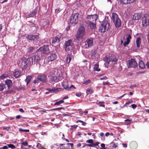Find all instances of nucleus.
I'll use <instances>...</instances> for the list:
<instances>
[{
    "label": "nucleus",
    "mask_w": 149,
    "mask_h": 149,
    "mask_svg": "<svg viewBox=\"0 0 149 149\" xmlns=\"http://www.w3.org/2000/svg\"><path fill=\"white\" fill-rule=\"evenodd\" d=\"M141 38L140 37L137 38L136 40V47L137 48H139L141 43Z\"/></svg>",
    "instance_id": "19"
},
{
    "label": "nucleus",
    "mask_w": 149,
    "mask_h": 149,
    "mask_svg": "<svg viewBox=\"0 0 149 149\" xmlns=\"http://www.w3.org/2000/svg\"><path fill=\"white\" fill-rule=\"evenodd\" d=\"M132 108L133 109H135L136 107V105L135 104H132L131 105Z\"/></svg>",
    "instance_id": "55"
},
{
    "label": "nucleus",
    "mask_w": 149,
    "mask_h": 149,
    "mask_svg": "<svg viewBox=\"0 0 149 149\" xmlns=\"http://www.w3.org/2000/svg\"><path fill=\"white\" fill-rule=\"evenodd\" d=\"M5 83L7 85L8 88H11L12 86V82L10 79H7L5 81Z\"/></svg>",
    "instance_id": "22"
},
{
    "label": "nucleus",
    "mask_w": 149,
    "mask_h": 149,
    "mask_svg": "<svg viewBox=\"0 0 149 149\" xmlns=\"http://www.w3.org/2000/svg\"><path fill=\"white\" fill-rule=\"evenodd\" d=\"M84 36L81 34L77 31L75 35V39L78 41H79L81 40H82Z\"/></svg>",
    "instance_id": "16"
},
{
    "label": "nucleus",
    "mask_w": 149,
    "mask_h": 149,
    "mask_svg": "<svg viewBox=\"0 0 149 149\" xmlns=\"http://www.w3.org/2000/svg\"><path fill=\"white\" fill-rule=\"evenodd\" d=\"M146 66L147 68L148 69H149V63L148 62H147L146 64Z\"/></svg>",
    "instance_id": "59"
},
{
    "label": "nucleus",
    "mask_w": 149,
    "mask_h": 149,
    "mask_svg": "<svg viewBox=\"0 0 149 149\" xmlns=\"http://www.w3.org/2000/svg\"><path fill=\"white\" fill-rule=\"evenodd\" d=\"M38 8H36L35 10H33L32 12H31L29 15V17H32L34 16L36 13L37 12Z\"/></svg>",
    "instance_id": "25"
},
{
    "label": "nucleus",
    "mask_w": 149,
    "mask_h": 149,
    "mask_svg": "<svg viewBox=\"0 0 149 149\" xmlns=\"http://www.w3.org/2000/svg\"><path fill=\"white\" fill-rule=\"evenodd\" d=\"M127 41H125V42L123 43V45L124 46H125L127 45H128L130 41V39L131 38V35L130 34L127 35Z\"/></svg>",
    "instance_id": "18"
},
{
    "label": "nucleus",
    "mask_w": 149,
    "mask_h": 149,
    "mask_svg": "<svg viewBox=\"0 0 149 149\" xmlns=\"http://www.w3.org/2000/svg\"><path fill=\"white\" fill-rule=\"evenodd\" d=\"M132 100H130L129 102H126L125 103V105L126 104V105H128L129 104H130L131 103H132Z\"/></svg>",
    "instance_id": "48"
},
{
    "label": "nucleus",
    "mask_w": 149,
    "mask_h": 149,
    "mask_svg": "<svg viewBox=\"0 0 149 149\" xmlns=\"http://www.w3.org/2000/svg\"><path fill=\"white\" fill-rule=\"evenodd\" d=\"M31 76H28L26 77V79H25V81L26 82V84L28 85L29 83L30 82V81L31 79Z\"/></svg>",
    "instance_id": "32"
},
{
    "label": "nucleus",
    "mask_w": 149,
    "mask_h": 149,
    "mask_svg": "<svg viewBox=\"0 0 149 149\" xmlns=\"http://www.w3.org/2000/svg\"><path fill=\"white\" fill-rule=\"evenodd\" d=\"M21 71L19 70L15 71L13 73V76L16 78H18L21 75Z\"/></svg>",
    "instance_id": "20"
},
{
    "label": "nucleus",
    "mask_w": 149,
    "mask_h": 149,
    "mask_svg": "<svg viewBox=\"0 0 149 149\" xmlns=\"http://www.w3.org/2000/svg\"><path fill=\"white\" fill-rule=\"evenodd\" d=\"M98 18L97 15V14L88 15L87 18L88 19L89 22L96 21Z\"/></svg>",
    "instance_id": "10"
},
{
    "label": "nucleus",
    "mask_w": 149,
    "mask_h": 149,
    "mask_svg": "<svg viewBox=\"0 0 149 149\" xmlns=\"http://www.w3.org/2000/svg\"><path fill=\"white\" fill-rule=\"evenodd\" d=\"M100 143L99 142H97L96 143H93V145L94 147H95L96 146H98L99 144Z\"/></svg>",
    "instance_id": "53"
},
{
    "label": "nucleus",
    "mask_w": 149,
    "mask_h": 149,
    "mask_svg": "<svg viewBox=\"0 0 149 149\" xmlns=\"http://www.w3.org/2000/svg\"><path fill=\"white\" fill-rule=\"evenodd\" d=\"M57 57V56L55 54H51L47 58V61L48 62L52 61L54 60Z\"/></svg>",
    "instance_id": "13"
},
{
    "label": "nucleus",
    "mask_w": 149,
    "mask_h": 149,
    "mask_svg": "<svg viewBox=\"0 0 149 149\" xmlns=\"http://www.w3.org/2000/svg\"><path fill=\"white\" fill-rule=\"evenodd\" d=\"M100 103L99 106H100L103 107H105V105L104 104H102L101 102H100Z\"/></svg>",
    "instance_id": "62"
},
{
    "label": "nucleus",
    "mask_w": 149,
    "mask_h": 149,
    "mask_svg": "<svg viewBox=\"0 0 149 149\" xmlns=\"http://www.w3.org/2000/svg\"><path fill=\"white\" fill-rule=\"evenodd\" d=\"M61 10V9L60 8L56 9L55 10V12L56 13H59Z\"/></svg>",
    "instance_id": "52"
},
{
    "label": "nucleus",
    "mask_w": 149,
    "mask_h": 149,
    "mask_svg": "<svg viewBox=\"0 0 149 149\" xmlns=\"http://www.w3.org/2000/svg\"><path fill=\"white\" fill-rule=\"evenodd\" d=\"M62 86L65 89L68 88L69 86L68 82L67 81H64L62 83Z\"/></svg>",
    "instance_id": "29"
},
{
    "label": "nucleus",
    "mask_w": 149,
    "mask_h": 149,
    "mask_svg": "<svg viewBox=\"0 0 149 149\" xmlns=\"http://www.w3.org/2000/svg\"><path fill=\"white\" fill-rule=\"evenodd\" d=\"M110 56H106L103 58V60L107 63L113 64L117 61L118 59L114 55Z\"/></svg>",
    "instance_id": "3"
},
{
    "label": "nucleus",
    "mask_w": 149,
    "mask_h": 149,
    "mask_svg": "<svg viewBox=\"0 0 149 149\" xmlns=\"http://www.w3.org/2000/svg\"><path fill=\"white\" fill-rule=\"evenodd\" d=\"M110 144L113 147H114L115 148L117 147V146L116 145V144L113 142H112L110 143Z\"/></svg>",
    "instance_id": "44"
},
{
    "label": "nucleus",
    "mask_w": 149,
    "mask_h": 149,
    "mask_svg": "<svg viewBox=\"0 0 149 149\" xmlns=\"http://www.w3.org/2000/svg\"><path fill=\"white\" fill-rule=\"evenodd\" d=\"M93 92V90L91 88L88 89L86 90V92L87 94H91Z\"/></svg>",
    "instance_id": "37"
},
{
    "label": "nucleus",
    "mask_w": 149,
    "mask_h": 149,
    "mask_svg": "<svg viewBox=\"0 0 149 149\" xmlns=\"http://www.w3.org/2000/svg\"><path fill=\"white\" fill-rule=\"evenodd\" d=\"M99 65L98 63H96L95 64L93 67V70L94 71L99 72L100 70V69L99 68Z\"/></svg>",
    "instance_id": "26"
},
{
    "label": "nucleus",
    "mask_w": 149,
    "mask_h": 149,
    "mask_svg": "<svg viewBox=\"0 0 149 149\" xmlns=\"http://www.w3.org/2000/svg\"><path fill=\"white\" fill-rule=\"evenodd\" d=\"M77 31L85 36L86 33L85 27L84 25H81L79 27Z\"/></svg>",
    "instance_id": "12"
},
{
    "label": "nucleus",
    "mask_w": 149,
    "mask_h": 149,
    "mask_svg": "<svg viewBox=\"0 0 149 149\" xmlns=\"http://www.w3.org/2000/svg\"><path fill=\"white\" fill-rule=\"evenodd\" d=\"M122 145L123 146V147L124 148H126L127 147V145L126 144L122 143Z\"/></svg>",
    "instance_id": "63"
},
{
    "label": "nucleus",
    "mask_w": 149,
    "mask_h": 149,
    "mask_svg": "<svg viewBox=\"0 0 149 149\" xmlns=\"http://www.w3.org/2000/svg\"><path fill=\"white\" fill-rule=\"evenodd\" d=\"M59 88H56L55 87H53L51 89H48V90L50 92L52 93V92L54 93H56L59 91L58 90Z\"/></svg>",
    "instance_id": "27"
},
{
    "label": "nucleus",
    "mask_w": 149,
    "mask_h": 149,
    "mask_svg": "<svg viewBox=\"0 0 149 149\" xmlns=\"http://www.w3.org/2000/svg\"><path fill=\"white\" fill-rule=\"evenodd\" d=\"M8 148V147L6 146H3V147H1L0 148V149H7Z\"/></svg>",
    "instance_id": "51"
},
{
    "label": "nucleus",
    "mask_w": 149,
    "mask_h": 149,
    "mask_svg": "<svg viewBox=\"0 0 149 149\" xmlns=\"http://www.w3.org/2000/svg\"><path fill=\"white\" fill-rule=\"evenodd\" d=\"M134 1V0H120L121 3L126 4L132 3Z\"/></svg>",
    "instance_id": "21"
},
{
    "label": "nucleus",
    "mask_w": 149,
    "mask_h": 149,
    "mask_svg": "<svg viewBox=\"0 0 149 149\" xmlns=\"http://www.w3.org/2000/svg\"><path fill=\"white\" fill-rule=\"evenodd\" d=\"M54 75H52V76H50V80H51L52 81H53V79L54 78Z\"/></svg>",
    "instance_id": "58"
},
{
    "label": "nucleus",
    "mask_w": 149,
    "mask_h": 149,
    "mask_svg": "<svg viewBox=\"0 0 149 149\" xmlns=\"http://www.w3.org/2000/svg\"><path fill=\"white\" fill-rule=\"evenodd\" d=\"M107 77L106 76H104L103 77H101L100 78V79L101 80H103V79H105V80H106L107 79Z\"/></svg>",
    "instance_id": "54"
},
{
    "label": "nucleus",
    "mask_w": 149,
    "mask_h": 149,
    "mask_svg": "<svg viewBox=\"0 0 149 149\" xmlns=\"http://www.w3.org/2000/svg\"><path fill=\"white\" fill-rule=\"evenodd\" d=\"M53 79V81H54L55 82L57 81L58 79V78L56 76L54 75V78Z\"/></svg>",
    "instance_id": "42"
},
{
    "label": "nucleus",
    "mask_w": 149,
    "mask_h": 149,
    "mask_svg": "<svg viewBox=\"0 0 149 149\" xmlns=\"http://www.w3.org/2000/svg\"><path fill=\"white\" fill-rule=\"evenodd\" d=\"M112 19L116 28H118L120 26L121 24V21L116 13L112 14Z\"/></svg>",
    "instance_id": "1"
},
{
    "label": "nucleus",
    "mask_w": 149,
    "mask_h": 149,
    "mask_svg": "<svg viewBox=\"0 0 149 149\" xmlns=\"http://www.w3.org/2000/svg\"><path fill=\"white\" fill-rule=\"evenodd\" d=\"M91 82V80H88L84 82L83 83V84H85L86 85L88 84Z\"/></svg>",
    "instance_id": "43"
},
{
    "label": "nucleus",
    "mask_w": 149,
    "mask_h": 149,
    "mask_svg": "<svg viewBox=\"0 0 149 149\" xmlns=\"http://www.w3.org/2000/svg\"><path fill=\"white\" fill-rule=\"evenodd\" d=\"M40 50L42 53L47 54L49 52V46L48 45H44L43 47H41Z\"/></svg>",
    "instance_id": "15"
},
{
    "label": "nucleus",
    "mask_w": 149,
    "mask_h": 149,
    "mask_svg": "<svg viewBox=\"0 0 149 149\" xmlns=\"http://www.w3.org/2000/svg\"><path fill=\"white\" fill-rule=\"evenodd\" d=\"M63 116H69L71 115V114L69 112H66V113H63Z\"/></svg>",
    "instance_id": "46"
},
{
    "label": "nucleus",
    "mask_w": 149,
    "mask_h": 149,
    "mask_svg": "<svg viewBox=\"0 0 149 149\" xmlns=\"http://www.w3.org/2000/svg\"><path fill=\"white\" fill-rule=\"evenodd\" d=\"M86 142L90 144H92L93 143V139H90L86 141Z\"/></svg>",
    "instance_id": "41"
},
{
    "label": "nucleus",
    "mask_w": 149,
    "mask_h": 149,
    "mask_svg": "<svg viewBox=\"0 0 149 149\" xmlns=\"http://www.w3.org/2000/svg\"><path fill=\"white\" fill-rule=\"evenodd\" d=\"M26 38L28 40H34L35 39H38L39 37L37 35H28L26 37Z\"/></svg>",
    "instance_id": "17"
},
{
    "label": "nucleus",
    "mask_w": 149,
    "mask_h": 149,
    "mask_svg": "<svg viewBox=\"0 0 149 149\" xmlns=\"http://www.w3.org/2000/svg\"><path fill=\"white\" fill-rule=\"evenodd\" d=\"M87 24H88V26H89L91 29H94L96 25L95 24L91 22H87Z\"/></svg>",
    "instance_id": "24"
},
{
    "label": "nucleus",
    "mask_w": 149,
    "mask_h": 149,
    "mask_svg": "<svg viewBox=\"0 0 149 149\" xmlns=\"http://www.w3.org/2000/svg\"><path fill=\"white\" fill-rule=\"evenodd\" d=\"M40 58L39 55H36L27 58V62L29 63V65H32L35 64L39 61Z\"/></svg>",
    "instance_id": "4"
},
{
    "label": "nucleus",
    "mask_w": 149,
    "mask_h": 149,
    "mask_svg": "<svg viewBox=\"0 0 149 149\" xmlns=\"http://www.w3.org/2000/svg\"><path fill=\"white\" fill-rule=\"evenodd\" d=\"M6 87L5 85L4 84H0V91H2Z\"/></svg>",
    "instance_id": "33"
},
{
    "label": "nucleus",
    "mask_w": 149,
    "mask_h": 149,
    "mask_svg": "<svg viewBox=\"0 0 149 149\" xmlns=\"http://www.w3.org/2000/svg\"><path fill=\"white\" fill-rule=\"evenodd\" d=\"M72 59V55L71 54H68L65 60L67 63H69Z\"/></svg>",
    "instance_id": "30"
},
{
    "label": "nucleus",
    "mask_w": 149,
    "mask_h": 149,
    "mask_svg": "<svg viewBox=\"0 0 149 149\" xmlns=\"http://www.w3.org/2000/svg\"><path fill=\"white\" fill-rule=\"evenodd\" d=\"M72 88H75V87H74V86L72 85L70 87L68 88V89L69 90H70Z\"/></svg>",
    "instance_id": "60"
},
{
    "label": "nucleus",
    "mask_w": 149,
    "mask_h": 149,
    "mask_svg": "<svg viewBox=\"0 0 149 149\" xmlns=\"http://www.w3.org/2000/svg\"><path fill=\"white\" fill-rule=\"evenodd\" d=\"M59 42V40L57 37H56L54 38H53L52 40V43H55L56 42L58 43Z\"/></svg>",
    "instance_id": "31"
},
{
    "label": "nucleus",
    "mask_w": 149,
    "mask_h": 149,
    "mask_svg": "<svg viewBox=\"0 0 149 149\" xmlns=\"http://www.w3.org/2000/svg\"><path fill=\"white\" fill-rule=\"evenodd\" d=\"M61 110H62V111H64V108L63 107H60L54 109L52 110V111L53 110L54 111H59Z\"/></svg>",
    "instance_id": "34"
},
{
    "label": "nucleus",
    "mask_w": 149,
    "mask_h": 149,
    "mask_svg": "<svg viewBox=\"0 0 149 149\" xmlns=\"http://www.w3.org/2000/svg\"><path fill=\"white\" fill-rule=\"evenodd\" d=\"M83 47L84 48H88L93 46L94 45L93 39L92 38L87 39L84 43Z\"/></svg>",
    "instance_id": "7"
},
{
    "label": "nucleus",
    "mask_w": 149,
    "mask_h": 149,
    "mask_svg": "<svg viewBox=\"0 0 149 149\" xmlns=\"http://www.w3.org/2000/svg\"><path fill=\"white\" fill-rule=\"evenodd\" d=\"M46 78L47 75L45 74L39 75L37 77L38 80L44 83L46 82Z\"/></svg>",
    "instance_id": "11"
},
{
    "label": "nucleus",
    "mask_w": 149,
    "mask_h": 149,
    "mask_svg": "<svg viewBox=\"0 0 149 149\" xmlns=\"http://www.w3.org/2000/svg\"><path fill=\"white\" fill-rule=\"evenodd\" d=\"M73 45L72 40L70 39L65 42V49L66 51H69L71 49Z\"/></svg>",
    "instance_id": "8"
},
{
    "label": "nucleus",
    "mask_w": 149,
    "mask_h": 149,
    "mask_svg": "<svg viewBox=\"0 0 149 149\" xmlns=\"http://www.w3.org/2000/svg\"><path fill=\"white\" fill-rule=\"evenodd\" d=\"M79 14L74 13L72 14L70 18V22L71 24H77L79 21Z\"/></svg>",
    "instance_id": "6"
},
{
    "label": "nucleus",
    "mask_w": 149,
    "mask_h": 149,
    "mask_svg": "<svg viewBox=\"0 0 149 149\" xmlns=\"http://www.w3.org/2000/svg\"><path fill=\"white\" fill-rule=\"evenodd\" d=\"M34 49V48L32 47H30L27 49L28 52L31 53L33 52Z\"/></svg>",
    "instance_id": "40"
},
{
    "label": "nucleus",
    "mask_w": 149,
    "mask_h": 149,
    "mask_svg": "<svg viewBox=\"0 0 149 149\" xmlns=\"http://www.w3.org/2000/svg\"><path fill=\"white\" fill-rule=\"evenodd\" d=\"M41 146V144L40 143H38L36 145V147L37 148H38Z\"/></svg>",
    "instance_id": "64"
},
{
    "label": "nucleus",
    "mask_w": 149,
    "mask_h": 149,
    "mask_svg": "<svg viewBox=\"0 0 149 149\" xmlns=\"http://www.w3.org/2000/svg\"><path fill=\"white\" fill-rule=\"evenodd\" d=\"M109 23L107 21H105L100 26L99 28V31L101 33H104L109 29Z\"/></svg>",
    "instance_id": "5"
},
{
    "label": "nucleus",
    "mask_w": 149,
    "mask_h": 149,
    "mask_svg": "<svg viewBox=\"0 0 149 149\" xmlns=\"http://www.w3.org/2000/svg\"><path fill=\"white\" fill-rule=\"evenodd\" d=\"M81 95V93H77L76 94V95L78 97L80 96Z\"/></svg>",
    "instance_id": "56"
},
{
    "label": "nucleus",
    "mask_w": 149,
    "mask_h": 149,
    "mask_svg": "<svg viewBox=\"0 0 149 149\" xmlns=\"http://www.w3.org/2000/svg\"><path fill=\"white\" fill-rule=\"evenodd\" d=\"M77 127V125H74L73 126H72L71 127L70 129L71 130H73L74 129H76Z\"/></svg>",
    "instance_id": "45"
},
{
    "label": "nucleus",
    "mask_w": 149,
    "mask_h": 149,
    "mask_svg": "<svg viewBox=\"0 0 149 149\" xmlns=\"http://www.w3.org/2000/svg\"><path fill=\"white\" fill-rule=\"evenodd\" d=\"M64 102V101L63 100H61L60 101L55 103L54 105H59L60 104L63 103V102Z\"/></svg>",
    "instance_id": "38"
},
{
    "label": "nucleus",
    "mask_w": 149,
    "mask_h": 149,
    "mask_svg": "<svg viewBox=\"0 0 149 149\" xmlns=\"http://www.w3.org/2000/svg\"><path fill=\"white\" fill-rule=\"evenodd\" d=\"M10 128L9 127H6L5 128H3L4 130H8L10 129Z\"/></svg>",
    "instance_id": "57"
},
{
    "label": "nucleus",
    "mask_w": 149,
    "mask_h": 149,
    "mask_svg": "<svg viewBox=\"0 0 149 149\" xmlns=\"http://www.w3.org/2000/svg\"><path fill=\"white\" fill-rule=\"evenodd\" d=\"M7 0H0V2L1 3H3L6 1Z\"/></svg>",
    "instance_id": "61"
},
{
    "label": "nucleus",
    "mask_w": 149,
    "mask_h": 149,
    "mask_svg": "<svg viewBox=\"0 0 149 149\" xmlns=\"http://www.w3.org/2000/svg\"><path fill=\"white\" fill-rule=\"evenodd\" d=\"M141 18L140 14L136 13L134 14L132 17V19L134 20H137Z\"/></svg>",
    "instance_id": "23"
},
{
    "label": "nucleus",
    "mask_w": 149,
    "mask_h": 149,
    "mask_svg": "<svg viewBox=\"0 0 149 149\" xmlns=\"http://www.w3.org/2000/svg\"><path fill=\"white\" fill-rule=\"evenodd\" d=\"M19 131L20 132H29V130L28 129H27V130L23 129L22 128H19Z\"/></svg>",
    "instance_id": "39"
},
{
    "label": "nucleus",
    "mask_w": 149,
    "mask_h": 149,
    "mask_svg": "<svg viewBox=\"0 0 149 149\" xmlns=\"http://www.w3.org/2000/svg\"><path fill=\"white\" fill-rule=\"evenodd\" d=\"M22 145H24V146H27L28 145V143L26 141L23 142L21 143Z\"/></svg>",
    "instance_id": "47"
},
{
    "label": "nucleus",
    "mask_w": 149,
    "mask_h": 149,
    "mask_svg": "<svg viewBox=\"0 0 149 149\" xmlns=\"http://www.w3.org/2000/svg\"><path fill=\"white\" fill-rule=\"evenodd\" d=\"M86 146L94 147V145H93V143H92V144H86Z\"/></svg>",
    "instance_id": "50"
},
{
    "label": "nucleus",
    "mask_w": 149,
    "mask_h": 149,
    "mask_svg": "<svg viewBox=\"0 0 149 149\" xmlns=\"http://www.w3.org/2000/svg\"><path fill=\"white\" fill-rule=\"evenodd\" d=\"M127 65L128 68H135L137 66V64L134 59L131 58L129 60L127 63Z\"/></svg>",
    "instance_id": "9"
},
{
    "label": "nucleus",
    "mask_w": 149,
    "mask_h": 149,
    "mask_svg": "<svg viewBox=\"0 0 149 149\" xmlns=\"http://www.w3.org/2000/svg\"><path fill=\"white\" fill-rule=\"evenodd\" d=\"M22 118H23V117L20 115H18L16 117V118L17 119H19Z\"/></svg>",
    "instance_id": "49"
},
{
    "label": "nucleus",
    "mask_w": 149,
    "mask_h": 149,
    "mask_svg": "<svg viewBox=\"0 0 149 149\" xmlns=\"http://www.w3.org/2000/svg\"><path fill=\"white\" fill-rule=\"evenodd\" d=\"M7 146H8V148L9 147L12 149H14L16 148L15 146L12 144H8L7 145Z\"/></svg>",
    "instance_id": "35"
},
{
    "label": "nucleus",
    "mask_w": 149,
    "mask_h": 149,
    "mask_svg": "<svg viewBox=\"0 0 149 149\" xmlns=\"http://www.w3.org/2000/svg\"><path fill=\"white\" fill-rule=\"evenodd\" d=\"M139 68L143 69L145 68V65L143 62L142 61H140L139 63Z\"/></svg>",
    "instance_id": "28"
},
{
    "label": "nucleus",
    "mask_w": 149,
    "mask_h": 149,
    "mask_svg": "<svg viewBox=\"0 0 149 149\" xmlns=\"http://www.w3.org/2000/svg\"><path fill=\"white\" fill-rule=\"evenodd\" d=\"M149 24V18L144 16L142 19V25L144 27H146Z\"/></svg>",
    "instance_id": "14"
},
{
    "label": "nucleus",
    "mask_w": 149,
    "mask_h": 149,
    "mask_svg": "<svg viewBox=\"0 0 149 149\" xmlns=\"http://www.w3.org/2000/svg\"><path fill=\"white\" fill-rule=\"evenodd\" d=\"M8 77V75L6 74H4L0 76V79H2Z\"/></svg>",
    "instance_id": "36"
},
{
    "label": "nucleus",
    "mask_w": 149,
    "mask_h": 149,
    "mask_svg": "<svg viewBox=\"0 0 149 149\" xmlns=\"http://www.w3.org/2000/svg\"><path fill=\"white\" fill-rule=\"evenodd\" d=\"M27 61V59L23 57L17 62V64L19 67H21L22 70H24L26 69L27 66L29 65Z\"/></svg>",
    "instance_id": "2"
}]
</instances>
